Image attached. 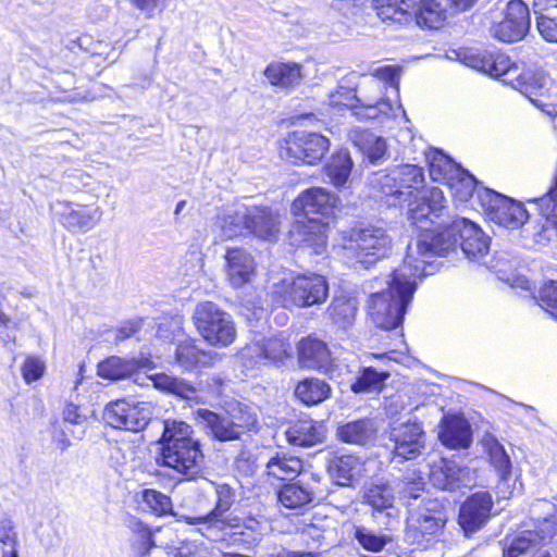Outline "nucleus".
Listing matches in <instances>:
<instances>
[{
    "label": "nucleus",
    "mask_w": 557,
    "mask_h": 557,
    "mask_svg": "<svg viewBox=\"0 0 557 557\" xmlns=\"http://www.w3.org/2000/svg\"><path fill=\"white\" fill-rule=\"evenodd\" d=\"M197 419L205 425V428L219 441H234L238 440V432L235 430L230 414L215 413L208 409H198Z\"/></svg>",
    "instance_id": "33"
},
{
    "label": "nucleus",
    "mask_w": 557,
    "mask_h": 557,
    "mask_svg": "<svg viewBox=\"0 0 557 557\" xmlns=\"http://www.w3.org/2000/svg\"><path fill=\"white\" fill-rule=\"evenodd\" d=\"M246 208L226 213L219 218L222 236L225 239L242 235L247 231Z\"/></svg>",
    "instance_id": "48"
},
{
    "label": "nucleus",
    "mask_w": 557,
    "mask_h": 557,
    "mask_svg": "<svg viewBox=\"0 0 557 557\" xmlns=\"http://www.w3.org/2000/svg\"><path fill=\"white\" fill-rule=\"evenodd\" d=\"M444 525L441 511L435 508L410 511L407 519L406 539L411 544L426 546Z\"/></svg>",
    "instance_id": "18"
},
{
    "label": "nucleus",
    "mask_w": 557,
    "mask_h": 557,
    "mask_svg": "<svg viewBox=\"0 0 557 557\" xmlns=\"http://www.w3.org/2000/svg\"><path fill=\"white\" fill-rule=\"evenodd\" d=\"M219 358L215 351L199 348L194 339L181 342L175 350L176 363L186 371L197 367H211Z\"/></svg>",
    "instance_id": "28"
},
{
    "label": "nucleus",
    "mask_w": 557,
    "mask_h": 557,
    "mask_svg": "<svg viewBox=\"0 0 557 557\" xmlns=\"http://www.w3.org/2000/svg\"><path fill=\"white\" fill-rule=\"evenodd\" d=\"M191 320L198 334L213 347H227L236 339L237 331L233 317L213 301L199 302Z\"/></svg>",
    "instance_id": "9"
},
{
    "label": "nucleus",
    "mask_w": 557,
    "mask_h": 557,
    "mask_svg": "<svg viewBox=\"0 0 557 557\" xmlns=\"http://www.w3.org/2000/svg\"><path fill=\"white\" fill-rule=\"evenodd\" d=\"M153 368L154 362L152 359L144 355L133 358L111 356L98 364V375L111 381L135 376L134 382L139 385H145L144 381H151L153 386L159 391L176 395L189 401H201L197 387L185 379L166 373H157L147 375L143 381L139 380L140 371H147Z\"/></svg>",
    "instance_id": "6"
},
{
    "label": "nucleus",
    "mask_w": 557,
    "mask_h": 557,
    "mask_svg": "<svg viewBox=\"0 0 557 557\" xmlns=\"http://www.w3.org/2000/svg\"><path fill=\"white\" fill-rule=\"evenodd\" d=\"M235 430L239 437L257 425V416L250 407L238 404L232 410L227 411Z\"/></svg>",
    "instance_id": "51"
},
{
    "label": "nucleus",
    "mask_w": 557,
    "mask_h": 557,
    "mask_svg": "<svg viewBox=\"0 0 557 557\" xmlns=\"http://www.w3.org/2000/svg\"><path fill=\"white\" fill-rule=\"evenodd\" d=\"M357 74L350 73L343 77L335 90L329 94L330 106L354 108L358 101V84L356 83Z\"/></svg>",
    "instance_id": "42"
},
{
    "label": "nucleus",
    "mask_w": 557,
    "mask_h": 557,
    "mask_svg": "<svg viewBox=\"0 0 557 557\" xmlns=\"http://www.w3.org/2000/svg\"><path fill=\"white\" fill-rule=\"evenodd\" d=\"M423 479L419 476L417 480H414L412 483H407L406 486L403 488L401 493L404 497L409 498H418L420 496V493L423 491Z\"/></svg>",
    "instance_id": "62"
},
{
    "label": "nucleus",
    "mask_w": 557,
    "mask_h": 557,
    "mask_svg": "<svg viewBox=\"0 0 557 557\" xmlns=\"http://www.w3.org/2000/svg\"><path fill=\"white\" fill-rule=\"evenodd\" d=\"M475 197L481 202L482 207L487 211L488 215H491L494 212V210L505 198L504 196L495 193L494 190L485 188L476 189Z\"/></svg>",
    "instance_id": "58"
},
{
    "label": "nucleus",
    "mask_w": 557,
    "mask_h": 557,
    "mask_svg": "<svg viewBox=\"0 0 557 557\" xmlns=\"http://www.w3.org/2000/svg\"><path fill=\"white\" fill-rule=\"evenodd\" d=\"M102 213L100 207H95L91 210L86 206H81L77 210L70 208L62 214L61 222L70 230L87 232L100 222Z\"/></svg>",
    "instance_id": "38"
},
{
    "label": "nucleus",
    "mask_w": 557,
    "mask_h": 557,
    "mask_svg": "<svg viewBox=\"0 0 557 557\" xmlns=\"http://www.w3.org/2000/svg\"><path fill=\"white\" fill-rule=\"evenodd\" d=\"M425 158L429 163L430 176L433 181L446 183L454 175H460L461 166L441 150H430L425 153Z\"/></svg>",
    "instance_id": "39"
},
{
    "label": "nucleus",
    "mask_w": 557,
    "mask_h": 557,
    "mask_svg": "<svg viewBox=\"0 0 557 557\" xmlns=\"http://www.w3.org/2000/svg\"><path fill=\"white\" fill-rule=\"evenodd\" d=\"M45 370L46 364L40 358L28 356L23 362L22 375L26 383H32L39 380L44 375Z\"/></svg>",
    "instance_id": "55"
},
{
    "label": "nucleus",
    "mask_w": 557,
    "mask_h": 557,
    "mask_svg": "<svg viewBox=\"0 0 557 557\" xmlns=\"http://www.w3.org/2000/svg\"><path fill=\"white\" fill-rule=\"evenodd\" d=\"M363 149L370 162L375 163L384 157L386 152V143L381 137L367 134Z\"/></svg>",
    "instance_id": "56"
},
{
    "label": "nucleus",
    "mask_w": 557,
    "mask_h": 557,
    "mask_svg": "<svg viewBox=\"0 0 557 557\" xmlns=\"http://www.w3.org/2000/svg\"><path fill=\"white\" fill-rule=\"evenodd\" d=\"M161 457L163 465L176 472L193 479L201 470L203 454L200 442H188L184 445L170 449H162Z\"/></svg>",
    "instance_id": "19"
},
{
    "label": "nucleus",
    "mask_w": 557,
    "mask_h": 557,
    "mask_svg": "<svg viewBox=\"0 0 557 557\" xmlns=\"http://www.w3.org/2000/svg\"><path fill=\"white\" fill-rule=\"evenodd\" d=\"M389 440L393 442L394 458L400 460L416 459L425 448V432L417 421L392 424Z\"/></svg>",
    "instance_id": "16"
},
{
    "label": "nucleus",
    "mask_w": 557,
    "mask_h": 557,
    "mask_svg": "<svg viewBox=\"0 0 557 557\" xmlns=\"http://www.w3.org/2000/svg\"><path fill=\"white\" fill-rule=\"evenodd\" d=\"M160 0H132L133 4L136 5L139 10L147 13L148 16H151L156 8L158 7Z\"/></svg>",
    "instance_id": "63"
},
{
    "label": "nucleus",
    "mask_w": 557,
    "mask_h": 557,
    "mask_svg": "<svg viewBox=\"0 0 557 557\" xmlns=\"http://www.w3.org/2000/svg\"><path fill=\"white\" fill-rule=\"evenodd\" d=\"M330 385L320 379H306L295 388V396L308 406L317 405L331 396Z\"/></svg>",
    "instance_id": "41"
},
{
    "label": "nucleus",
    "mask_w": 557,
    "mask_h": 557,
    "mask_svg": "<svg viewBox=\"0 0 557 557\" xmlns=\"http://www.w3.org/2000/svg\"><path fill=\"white\" fill-rule=\"evenodd\" d=\"M484 447L490 462L502 481H507L511 474V460L504 446L493 436L484 438Z\"/></svg>",
    "instance_id": "43"
},
{
    "label": "nucleus",
    "mask_w": 557,
    "mask_h": 557,
    "mask_svg": "<svg viewBox=\"0 0 557 557\" xmlns=\"http://www.w3.org/2000/svg\"><path fill=\"white\" fill-rule=\"evenodd\" d=\"M401 70L386 65L373 70L369 77L358 84L357 108L367 119L396 117L398 112L406 115L399 99Z\"/></svg>",
    "instance_id": "5"
},
{
    "label": "nucleus",
    "mask_w": 557,
    "mask_h": 557,
    "mask_svg": "<svg viewBox=\"0 0 557 557\" xmlns=\"http://www.w3.org/2000/svg\"><path fill=\"white\" fill-rule=\"evenodd\" d=\"M264 76L272 86L289 89L301 82V66L298 63L274 62L267 66Z\"/></svg>",
    "instance_id": "34"
},
{
    "label": "nucleus",
    "mask_w": 557,
    "mask_h": 557,
    "mask_svg": "<svg viewBox=\"0 0 557 557\" xmlns=\"http://www.w3.org/2000/svg\"><path fill=\"white\" fill-rule=\"evenodd\" d=\"M0 543L2 547H18L17 534L12 520L9 518H0Z\"/></svg>",
    "instance_id": "57"
},
{
    "label": "nucleus",
    "mask_w": 557,
    "mask_h": 557,
    "mask_svg": "<svg viewBox=\"0 0 557 557\" xmlns=\"http://www.w3.org/2000/svg\"><path fill=\"white\" fill-rule=\"evenodd\" d=\"M540 306L557 319V282L549 281L539 292Z\"/></svg>",
    "instance_id": "53"
},
{
    "label": "nucleus",
    "mask_w": 557,
    "mask_h": 557,
    "mask_svg": "<svg viewBox=\"0 0 557 557\" xmlns=\"http://www.w3.org/2000/svg\"><path fill=\"white\" fill-rule=\"evenodd\" d=\"M129 529L134 533H137L140 536V539L143 541V545L146 546L147 550H149L154 545V543H153V541L151 539V536H152L151 531L141 521L136 520V519H132L129 521Z\"/></svg>",
    "instance_id": "59"
},
{
    "label": "nucleus",
    "mask_w": 557,
    "mask_h": 557,
    "mask_svg": "<svg viewBox=\"0 0 557 557\" xmlns=\"http://www.w3.org/2000/svg\"><path fill=\"white\" fill-rule=\"evenodd\" d=\"M163 432L160 438L161 450L177 447L188 442L198 441L191 425L182 420H163Z\"/></svg>",
    "instance_id": "37"
},
{
    "label": "nucleus",
    "mask_w": 557,
    "mask_h": 557,
    "mask_svg": "<svg viewBox=\"0 0 557 557\" xmlns=\"http://www.w3.org/2000/svg\"><path fill=\"white\" fill-rule=\"evenodd\" d=\"M152 413L153 407L150 403L119 399L106 406L103 419L114 429L139 432L148 425Z\"/></svg>",
    "instance_id": "13"
},
{
    "label": "nucleus",
    "mask_w": 557,
    "mask_h": 557,
    "mask_svg": "<svg viewBox=\"0 0 557 557\" xmlns=\"http://www.w3.org/2000/svg\"><path fill=\"white\" fill-rule=\"evenodd\" d=\"M355 537L364 549L371 552L381 550L389 542V537L363 527L356 528Z\"/></svg>",
    "instance_id": "52"
},
{
    "label": "nucleus",
    "mask_w": 557,
    "mask_h": 557,
    "mask_svg": "<svg viewBox=\"0 0 557 557\" xmlns=\"http://www.w3.org/2000/svg\"><path fill=\"white\" fill-rule=\"evenodd\" d=\"M366 503L375 510L389 509L393 506V492L387 484H373L364 493Z\"/></svg>",
    "instance_id": "49"
},
{
    "label": "nucleus",
    "mask_w": 557,
    "mask_h": 557,
    "mask_svg": "<svg viewBox=\"0 0 557 557\" xmlns=\"http://www.w3.org/2000/svg\"><path fill=\"white\" fill-rule=\"evenodd\" d=\"M430 481L436 488L453 491L469 486L472 478L470 469L459 467L454 460L441 458L431 465Z\"/></svg>",
    "instance_id": "22"
},
{
    "label": "nucleus",
    "mask_w": 557,
    "mask_h": 557,
    "mask_svg": "<svg viewBox=\"0 0 557 557\" xmlns=\"http://www.w3.org/2000/svg\"><path fill=\"white\" fill-rule=\"evenodd\" d=\"M298 362L304 369L327 373L332 367L331 352L324 342L315 337L302 338L297 346Z\"/></svg>",
    "instance_id": "26"
},
{
    "label": "nucleus",
    "mask_w": 557,
    "mask_h": 557,
    "mask_svg": "<svg viewBox=\"0 0 557 557\" xmlns=\"http://www.w3.org/2000/svg\"><path fill=\"white\" fill-rule=\"evenodd\" d=\"M388 377L387 372H379L369 367L364 368L357 380L351 384V389L355 393H370L380 391L384 381Z\"/></svg>",
    "instance_id": "46"
},
{
    "label": "nucleus",
    "mask_w": 557,
    "mask_h": 557,
    "mask_svg": "<svg viewBox=\"0 0 557 557\" xmlns=\"http://www.w3.org/2000/svg\"><path fill=\"white\" fill-rule=\"evenodd\" d=\"M356 312V301L346 297L335 298L329 307V314L332 321L342 329H346L352 323Z\"/></svg>",
    "instance_id": "45"
},
{
    "label": "nucleus",
    "mask_w": 557,
    "mask_h": 557,
    "mask_svg": "<svg viewBox=\"0 0 557 557\" xmlns=\"http://www.w3.org/2000/svg\"><path fill=\"white\" fill-rule=\"evenodd\" d=\"M458 57L465 65L492 77L508 76L518 72V66L509 57L500 52L463 50Z\"/></svg>",
    "instance_id": "20"
},
{
    "label": "nucleus",
    "mask_w": 557,
    "mask_h": 557,
    "mask_svg": "<svg viewBox=\"0 0 557 557\" xmlns=\"http://www.w3.org/2000/svg\"><path fill=\"white\" fill-rule=\"evenodd\" d=\"M557 534L555 521L545 519L539 531L525 530L510 539L507 537L503 549L504 557H518L535 547L537 543L550 541Z\"/></svg>",
    "instance_id": "25"
},
{
    "label": "nucleus",
    "mask_w": 557,
    "mask_h": 557,
    "mask_svg": "<svg viewBox=\"0 0 557 557\" xmlns=\"http://www.w3.org/2000/svg\"><path fill=\"white\" fill-rule=\"evenodd\" d=\"M504 82L512 85L515 89H518L547 114L552 115L555 112V108L544 101V98L549 97L553 87L552 78L545 73L525 71L519 73L515 79L504 78Z\"/></svg>",
    "instance_id": "17"
},
{
    "label": "nucleus",
    "mask_w": 557,
    "mask_h": 557,
    "mask_svg": "<svg viewBox=\"0 0 557 557\" xmlns=\"http://www.w3.org/2000/svg\"><path fill=\"white\" fill-rule=\"evenodd\" d=\"M493 499L490 492H476L462 504L459 513V523L465 532H475L490 519Z\"/></svg>",
    "instance_id": "21"
},
{
    "label": "nucleus",
    "mask_w": 557,
    "mask_h": 557,
    "mask_svg": "<svg viewBox=\"0 0 557 557\" xmlns=\"http://www.w3.org/2000/svg\"><path fill=\"white\" fill-rule=\"evenodd\" d=\"M324 436V426L311 419L299 420L286 431L288 443L299 447H310L321 443Z\"/></svg>",
    "instance_id": "31"
},
{
    "label": "nucleus",
    "mask_w": 557,
    "mask_h": 557,
    "mask_svg": "<svg viewBox=\"0 0 557 557\" xmlns=\"http://www.w3.org/2000/svg\"><path fill=\"white\" fill-rule=\"evenodd\" d=\"M446 239H451L455 243L444 256L455 249L458 239H460L461 250L469 259L479 260L487 253L490 248V238L476 224L465 218L454 219L444 230V242Z\"/></svg>",
    "instance_id": "14"
},
{
    "label": "nucleus",
    "mask_w": 557,
    "mask_h": 557,
    "mask_svg": "<svg viewBox=\"0 0 557 557\" xmlns=\"http://www.w3.org/2000/svg\"><path fill=\"white\" fill-rule=\"evenodd\" d=\"M373 4L382 21L407 23L414 18L420 27L438 29L447 18L440 0H373Z\"/></svg>",
    "instance_id": "8"
},
{
    "label": "nucleus",
    "mask_w": 557,
    "mask_h": 557,
    "mask_svg": "<svg viewBox=\"0 0 557 557\" xmlns=\"http://www.w3.org/2000/svg\"><path fill=\"white\" fill-rule=\"evenodd\" d=\"M302 470V460L298 457L287 456L285 454L272 457L267 462V472L269 475L286 480L298 475Z\"/></svg>",
    "instance_id": "44"
},
{
    "label": "nucleus",
    "mask_w": 557,
    "mask_h": 557,
    "mask_svg": "<svg viewBox=\"0 0 557 557\" xmlns=\"http://www.w3.org/2000/svg\"><path fill=\"white\" fill-rule=\"evenodd\" d=\"M375 433L376 428L369 419L350 421L337 428L338 438L352 445H368L374 440Z\"/></svg>",
    "instance_id": "35"
},
{
    "label": "nucleus",
    "mask_w": 557,
    "mask_h": 557,
    "mask_svg": "<svg viewBox=\"0 0 557 557\" xmlns=\"http://www.w3.org/2000/svg\"><path fill=\"white\" fill-rule=\"evenodd\" d=\"M141 327L140 320H129L123 322L115 332L116 341H124L135 335Z\"/></svg>",
    "instance_id": "60"
},
{
    "label": "nucleus",
    "mask_w": 557,
    "mask_h": 557,
    "mask_svg": "<svg viewBox=\"0 0 557 557\" xmlns=\"http://www.w3.org/2000/svg\"><path fill=\"white\" fill-rule=\"evenodd\" d=\"M537 29L546 41L557 42V9L555 14H544L537 16Z\"/></svg>",
    "instance_id": "54"
},
{
    "label": "nucleus",
    "mask_w": 557,
    "mask_h": 557,
    "mask_svg": "<svg viewBox=\"0 0 557 557\" xmlns=\"http://www.w3.org/2000/svg\"><path fill=\"white\" fill-rule=\"evenodd\" d=\"M555 10H557V0H533V11L537 16L555 14Z\"/></svg>",
    "instance_id": "61"
},
{
    "label": "nucleus",
    "mask_w": 557,
    "mask_h": 557,
    "mask_svg": "<svg viewBox=\"0 0 557 557\" xmlns=\"http://www.w3.org/2000/svg\"><path fill=\"white\" fill-rule=\"evenodd\" d=\"M441 442L450 448H466L472 442L471 426L460 416H448L442 421Z\"/></svg>",
    "instance_id": "29"
},
{
    "label": "nucleus",
    "mask_w": 557,
    "mask_h": 557,
    "mask_svg": "<svg viewBox=\"0 0 557 557\" xmlns=\"http://www.w3.org/2000/svg\"><path fill=\"white\" fill-rule=\"evenodd\" d=\"M242 356L244 359L255 358L256 363L265 361L278 363L290 356V345L281 334L249 344L243 349Z\"/></svg>",
    "instance_id": "23"
},
{
    "label": "nucleus",
    "mask_w": 557,
    "mask_h": 557,
    "mask_svg": "<svg viewBox=\"0 0 557 557\" xmlns=\"http://www.w3.org/2000/svg\"><path fill=\"white\" fill-rule=\"evenodd\" d=\"M247 232L253 236L272 240L275 239L278 232L281 220L280 215L267 207L246 208Z\"/></svg>",
    "instance_id": "27"
},
{
    "label": "nucleus",
    "mask_w": 557,
    "mask_h": 557,
    "mask_svg": "<svg viewBox=\"0 0 557 557\" xmlns=\"http://www.w3.org/2000/svg\"><path fill=\"white\" fill-rule=\"evenodd\" d=\"M392 237L385 228L374 225L351 228L342 236L343 258L351 267L367 269L385 258L392 249Z\"/></svg>",
    "instance_id": "7"
},
{
    "label": "nucleus",
    "mask_w": 557,
    "mask_h": 557,
    "mask_svg": "<svg viewBox=\"0 0 557 557\" xmlns=\"http://www.w3.org/2000/svg\"><path fill=\"white\" fill-rule=\"evenodd\" d=\"M352 165L349 152L339 150L331 156L324 166V172L334 186L342 187L348 182Z\"/></svg>",
    "instance_id": "40"
},
{
    "label": "nucleus",
    "mask_w": 557,
    "mask_h": 557,
    "mask_svg": "<svg viewBox=\"0 0 557 557\" xmlns=\"http://www.w3.org/2000/svg\"><path fill=\"white\" fill-rule=\"evenodd\" d=\"M423 184L422 169L412 164L399 165L388 173H375L371 180L373 188L387 197L388 206L408 201L416 193L419 194L423 190Z\"/></svg>",
    "instance_id": "10"
},
{
    "label": "nucleus",
    "mask_w": 557,
    "mask_h": 557,
    "mask_svg": "<svg viewBox=\"0 0 557 557\" xmlns=\"http://www.w3.org/2000/svg\"><path fill=\"white\" fill-rule=\"evenodd\" d=\"M531 26L529 7L522 0H510L504 18L491 27L494 38L504 42H515L524 38Z\"/></svg>",
    "instance_id": "15"
},
{
    "label": "nucleus",
    "mask_w": 557,
    "mask_h": 557,
    "mask_svg": "<svg viewBox=\"0 0 557 557\" xmlns=\"http://www.w3.org/2000/svg\"><path fill=\"white\" fill-rule=\"evenodd\" d=\"M314 490L309 483L299 481L285 484L277 492V500L282 507L290 510H302L313 500Z\"/></svg>",
    "instance_id": "32"
},
{
    "label": "nucleus",
    "mask_w": 557,
    "mask_h": 557,
    "mask_svg": "<svg viewBox=\"0 0 557 557\" xmlns=\"http://www.w3.org/2000/svg\"><path fill=\"white\" fill-rule=\"evenodd\" d=\"M529 214L523 205L507 197L490 215L492 221L506 228H518L527 222Z\"/></svg>",
    "instance_id": "36"
},
{
    "label": "nucleus",
    "mask_w": 557,
    "mask_h": 557,
    "mask_svg": "<svg viewBox=\"0 0 557 557\" xmlns=\"http://www.w3.org/2000/svg\"><path fill=\"white\" fill-rule=\"evenodd\" d=\"M445 184L449 187L451 195L459 201L469 200L476 191L475 178L462 168L460 169V175H454Z\"/></svg>",
    "instance_id": "47"
},
{
    "label": "nucleus",
    "mask_w": 557,
    "mask_h": 557,
    "mask_svg": "<svg viewBox=\"0 0 557 557\" xmlns=\"http://www.w3.org/2000/svg\"><path fill=\"white\" fill-rule=\"evenodd\" d=\"M330 148V140L321 134L294 131L280 144V157L293 164L314 165Z\"/></svg>",
    "instance_id": "12"
},
{
    "label": "nucleus",
    "mask_w": 557,
    "mask_h": 557,
    "mask_svg": "<svg viewBox=\"0 0 557 557\" xmlns=\"http://www.w3.org/2000/svg\"><path fill=\"white\" fill-rule=\"evenodd\" d=\"M141 503L157 516H163L172 510L171 498L152 488H146L140 493Z\"/></svg>",
    "instance_id": "50"
},
{
    "label": "nucleus",
    "mask_w": 557,
    "mask_h": 557,
    "mask_svg": "<svg viewBox=\"0 0 557 557\" xmlns=\"http://www.w3.org/2000/svg\"><path fill=\"white\" fill-rule=\"evenodd\" d=\"M83 422V417L76 412L74 407H70L64 411V423L79 424Z\"/></svg>",
    "instance_id": "64"
},
{
    "label": "nucleus",
    "mask_w": 557,
    "mask_h": 557,
    "mask_svg": "<svg viewBox=\"0 0 557 557\" xmlns=\"http://www.w3.org/2000/svg\"><path fill=\"white\" fill-rule=\"evenodd\" d=\"M224 259L226 278L232 287L239 288L251 281L256 263L248 251L243 248H227Z\"/></svg>",
    "instance_id": "24"
},
{
    "label": "nucleus",
    "mask_w": 557,
    "mask_h": 557,
    "mask_svg": "<svg viewBox=\"0 0 557 557\" xmlns=\"http://www.w3.org/2000/svg\"><path fill=\"white\" fill-rule=\"evenodd\" d=\"M198 496L199 509H206V512L183 516L186 523L196 525L199 533L213 542L225 541L228 534L237 533L240 519L225 515L234 503V493L228 485L206 481L198 487Z\"/></svg>",
    "instance_id": "4"
},
{
    "label": "nucleus",
    "mask_w": 557,
    "mask_h": 557,
    "mask_svg": "<svg viewBox=\"0 0 557 557\" xmlns=\"http://www.w3.org/2000/svg\"><path fill=\"white\" fill-rule=\"evenodd\" d=\"M430 274V267L419 262L409 265L405 259L403 267L386 276V289L370 296L368 306L373 323L383 330L398 327L416 290V278Z\"/></svg>",
    "instance_id": "3"
},
{
    "label": "nucleus",
    "mask_w": 557,
    "mask_h": 557,
    "mask_svg": "<svg viewBox=\"0 0 557 557\" xmlns=\"http://www.w3.org/2000/svg\"><path fill=\"white\" fill-rule=\"evenodd\" d=\"M337 202V196L322 187L302 191L292 205V212L297 220L288 232L290 245L308 246L314 253H322L327 239V220Z\"/></svg>",
    "instance_id": "2"
},
{
    "label": "nucleus",
    "mask_w": 557,
    "mask_h": 557,
    "mask_svg": "<svg viewBox=\"0 0 557 557\" xmlns=\"http://www.w3.org/2000/svg\"><path fill=\"white\" fill-rule=\"evenodd\" d=\"M274 295L282 299L283 306L310 307L324 302L329 295V285L324 276L310 273L289 275L274 285Z\"/></svg>",
    "instance_id": "11"
},
{
    "label": "nucleus",
    "mask_w": 557,
    "mask_h": 557,
    "mask_svg": "<svg viewBox=\"0 0 557 557\" xmlns=\"http://www.w3.org/2000/svg\"><path fill=\"white\" fill-rule=\"evenodd\" d=\"M330 475L339 485H349L364 472V463L354 455H335L327 466Z\"/></svg>",
    "instance_id": "30"
},
{
    "label": "nucleus",
    "mask_w": 557,
    "mask_h": 557,
    "mask_svg": "<svg viewBox=\"0 0 557 557\" xmlns=\"http://www.w3.org/2000/svg\"><path fill=\"white\" fill-rule=\"evenodd\" d=\"M445 197L437 187L423 189L409 202L408 219L421 230L414 244H409L406 253L407 264L419 262L432 268L435 257H444L454 240L444 242V230L449 226L444 218Z\"/></svg>",
    "instance_id": "1"
}]
</instances>
